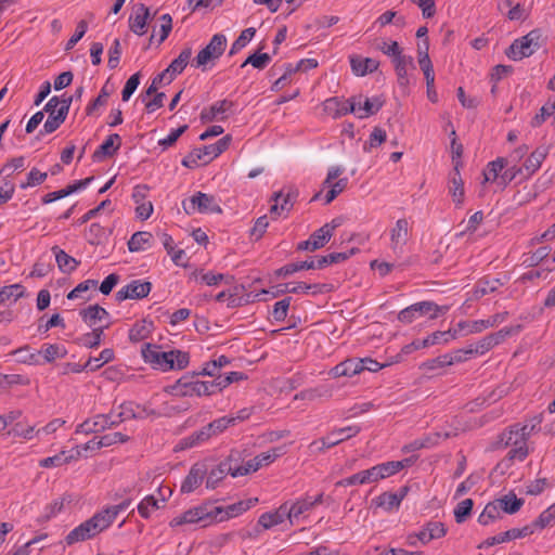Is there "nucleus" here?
<instances>
[{
    "label": "nucleus",
    "instance_id": "1",
    "mask_svg": "<svg viewBox=\"0 0 555 555\" xmlns=\"http://www.w3.org/2000/svg\"><path fill=\"white\" fill-rule=\"evenodd\" d=\"M134 405L135 404L133 401L124 402L120 405L121 411L116 415H114L113 413L96 415L94 420L96 422L98 427L100 428V431L104 430L105 428L116 427L127 420H143L149 416H159V413H157L153 409H143L145 415H143L142 413H134Z\"/></svg>",
    "mask_w": 555,
    "mask_h": 555
},
{
    "label": "nucleus",
    "instance_id": "2",
    "mask_svg": "<svg viewBox=\"0 0 555 555\" xmlns=\"http://www.w3.org/2000/svg\"><path fill=\"white\" fill-rule=\"evenodd\" d=\"M225 47V36L222 34L214 35L209 43L193 59L191 65L195 68H202L205 70L209 63L214 64V62L223 54Z\"/></svg>",
    "mask_w": 555,
    "mask_h": 555
},
{
    "label": "nucleus",
    "instance_id": "3",
    "mask_svg": "<svg viewBox=\"0 0 555 555\" xmlns=\"http://www.w3.org/2000/svg\"><path fill=\"white\" fill-rule=\"evenodd\" d=\"M344 256L328 254L326 256H320L317 260L310 259L295 263H287L275 271L278 278H287L295 272L300 270H312V269H324L325 267L338 263V260Z\"/></svg>",
    "mask_w": 555,
    "mask_h": 555
},
{
    "label": "nucleus",
    "instance_id": "4",
    "mask_svg": "<svg viewBox=\"0 0 555 555\" xmlns=\"http://www.w3.org/2000/svg\"><path fill=\"white\" fill-rule=\"evenodd\" d=\"M204 389V382L198 380L196 374L192 372L182 375L175 384L167 386L165 391L179 397H202Z\"/></svg>",
    "mask_w": 555,
    "mask_h": 555
},
{
    "label": "nucleus",
    "instance_id": "5",
    "mask_svg": "<svg viewBox=\"0 0 555 555\" xmlns=\"http://www.w3.org/2000/svg\"><path fill=\"white\" fill-rule=\"evenodd\" d=\"M448 306H438L433 301H421L411 305L398 313V320L402 323H412L416 317L429 314L430 319H436L438 313H446Z\"/></svg>",
    "mask_w": 555,
    "mask_h": 555
},
{
    "label": "nucleus",
    "instance_id": "6",
    "mask_svg": "<svg viewBox=\"0 0 555 555\" xmlns=\"http://www.w3.org/2000/svg\"><path fill=\"white\" fill-rule=\"evenodd\" d=\"M183 209L188 215H192L195 211L199 214H221L222 208L218 204L216 197L211 194L203 192H196L186 203H182Z\"/></svg>",
    "mask_w": 555,
    "mask_h": 555
},
{
    "label": "nucleus",
    "instance_id": "7",
    "mask_svg": "<svg viewBox=\"0 0 555 555\" xmlns=\"http://www.w3.org/2000/svg\"><path fill=\"white\" fill-rule=\"evenodd\" d=\"M542 420H543L542 414H539V415L531 417L522 426H519V424L512 426L508 431H504L500 435V440L498 441V446L500 448H506V447L511 446L512 438L514 436H517V437L521 438V440L527 441L533 431H537L540 429Z\"/></svg>",
    "mask_w": 555,
    "mask_h": 555
},
{
    "label": "nucleus",
    "instance_id": "8",
    "mask_svg": "<svg viewBox=\"0 0 555 555\" xmlns=\"http://www.w3.org/2000/svg\"><path fill=\"white\" fill-rule=\"evenodd\" d=\"M141 356L144 362L150 363L153 369L162 370L164 372L171 371L172 367V352L160 351L157 345L145 343L141 349Z\"/></svg>",
    "mask_w": 555,
    "mask_h": 555
},
{
    "label": "nucleus",
    "instance_id": "9",
    "mask_svg": "<svg viewBox=\"0 0 555 555\" xmlns=\"http://www.w3.org/2000/svg\"><path fill=\"white\" fill-rule=\"evenodd\" d=\"M209 520L208 524L214 521L212 508L210 503H204L199 506L190 508L182 513L180 516L175 517L170 521V527H178L186 524H197Z\"/></svg>",
    "mask_w": 555,
    "mask_h": 555
},
{
    "label": "nucleus",
    "instance_id": "10",
    "mask_svg": "<svg viewBox=\"0 0 555 555\" xmlns=\"http://www.w3.org/2000/svg\"><path fill=\"white\" fill-rule=\"evenodd\" d=\"M457 337V331L456 330H448V331H437L433 334L428 335L424 339H415L411 344H408L403 346L401 349V352L404 354H410L414 350H418L421 348H427L429 346L439 345V344H447L452 339H455Z\"/></svg>",
    "mask_w": 555,
    "mask_h": 555
},
{
    "label": "nucleus",
    "instance_id": "11",
    "mask_svg": "<svg viewBox=\"0 0 555 555\" xmlns=\"http://www.w3.org/2000/svg\"><path fill=\"white\" fill-rule=\"evenodd\" d=\"M258 503V498H249L247 500L238 501L225 507L223 506H211L214 521H225L230 518L236 517L244 512L251 508Z\"/></svg>",
    "mask_w": 555,
    "mask_h": 555
},
{
    "label": "nucleus",
    "instance_id": "12",
    "mask_svg": "<svg viewBox=\"0 0 555 555\" xmlns=\"http://www.w3.org/2000/svg\"><path fill=\"white\" fill-rule=\"evenodd\" d=\"M359 104L357 102V98L352 96L349 100L344 101L343 99L338 96H333L330 99H326L323 102V111L332 116L333 118H339L347 114H351L356 112V106Z\"/></svg>",
    "mask_w": 555,
    "mask_h": 555
},
{
    "label": "nucleus",
    "instance_id": "13",
    "mask_svg": "<svg viewBox=\"0 0 555 555\" xmlns=\"http://www.w3.org/2000/svg\"><path fill=\"white\" fill-rule=\"evenodd\" d=\"M151 289V282L133 280L115 294V299L119 302L126 299H143L150 294Z\"/></svg>",
    "mask_w": 555,
    "mask_h": 555
},
{
    "label": "nucleus",
    "instance_id": "14",
    "mask_svg": "<svg viewBox=\"0 0 555 555\" xmlns=\"http://www.w3.org/2000/svg\"><path fill=\"white\" fill-rule=\"evenodd\" d=\"M235 106L233 101L228 99L217 101L209 107L203 108L199 118L203 124L211 122L214 120H224L228 118V114H232V108Z\"/></svg>",
    "mask_w": 555,
    "mask_h": 555
},
{
    "label": "nucleus",
    "instance_id": "15",
    "mask_svg": "<svg viewBox=\"0 0 555 555\" xmlns=\"http://www.w3.org/2000/svg\"><path fill=\"white\" fill-rule=\"evenodd\" d=\"M154 16L155 14L152 15L145 4L139 3L133 13L129 16L130 30L138 36H143L146 33L149 23Z\"/></svg>",
    "mask_w": 555,
    "mask_h": 555
},
{
    "label": "nucleus",
    "instance_id": "16",
    "mask_svg": "<svg viewBox=\"0 0 555 555\" xmlns=\"http://www.w3.org/2000/svg\"><path fill=\"white\" fill-rule=\"evenodd\" d=\"M522 330V325L517 324L514 326H506L501 328L495 333H491L485 336L482 339L478 341L479 348L481 349V353L489 351L494 346L503 343L506 337L517 335Z\"/></svg>",
    "mask_w": 555,
    "mask_h": 555
},
{
    "label": "nucleus",
    "instance_id": "17",
    "mask_svg": "<svg viewBox=\"0 0 555 555\" xmlns=\"http://www.w3.org/2000/svg\"><path fill=\"white\" fill-rule=\"evenodd\" d=\"M208 473V466L204 462H197L192 465L189 474L184 478L181 485L182 493L193 492L204 480V477Z\"/></svg>",
    "mask_w": 555,
    "mask_h": 555
},
{
    "label": "nucleus",
    "instance_id": "18",
    "mask_svg": "<svg viewBox=\"0 0 555 555\" xmlns=\"http://www.w3.org/2000/svg\"><path fill=\"white\" fill-rule=\"evenodd\" d=\"M462 166L461 160H456L454 163L453 172L449 178V193L452 196L453 203L460 207L464 203L465 190H464V181L460 173V167Z\"/></svg>",
    "mask_w": 555,
    "mask_h": 555
},
{
    "label": "nucleus",
    "instance_id": "19",
    "mask_svg": "<svg viewBox=\"0 0 555 555\" xmlns=\"http://www.w3.org/2000/svg\"><path fill=\"white\" fill-rule=\"evenodd\" d=\"M211 146L204 145L202 147L193 149L183 159L182 165L186 168L193 169L199 165L209 164L216 156H212Z\"/></svg>",
    "mask_w": 555,
    "mask_h": 555
},
{
    "label": "nucleus",
    "instance_id": "20",
    "mask_svg": "<svg viewBox=\"0 0 555 555\" xmlns=\"http://www.w3.org/2000/svg\"><path fill=\"white\" fill-rule=\"evenodd\" d=\"M528 535H530V530L528 528H526V526L522 528H513L505 532H501L496 535L486 539L477 547L478 548L490 547V546L501 544L504 542H508V541H512L515 539L526 538Z\"/></svg>",
    "mask_w": 555,
    "mask_h": 555
},
{
    "label": "nucleus",
    "instance_id": "21",
    "mask_svg": "<svg viewBox=\"0 0 555 555\" xmlns=\"http://www.w3.org/2000/svg\"><path fill=\"white\" fill-rule=\"evenodd\" d=\"M360 431L359 426H348L344 428H339L337 430L332 431L326 437H323L320 442L322 446L319 448L320 451L325 449H330L339 444L340 442L356 436Z\"/></svg>",
    "mask_w": 555,
    "mask_h": 555
},
{
    "label": "nucleus",
    "instance_id": "22",
    "mask_svg": "<svg viewBox=\"0 0 555 555\" xmlns=\"http://www.w3.org/2000/svg\"><path fill=\"white\" fill-rule=\"evenodd\" d=\"M121 146V137L118 133L109 134L105 141L94 151L92 159L100 162L113 157Z\"/></svg>",
    "mask_w": 555,
    "mask_h": 555
},
{
    "label": "nucleus",
    "instance_id": "23",
    "mask_svg": "<svg viewBox=\"0 0 555 555\" xmlns=\"http://www.w3.org/2000/svg\"><path fill=\"white\" fill-rule=\"evenodd\" d=\"M350 67L352 73L356 76H365L367 74H371L375 70H377L379 66V62L371 59V57H363L358 54H352L349 56Z\"/></svg>",
    "mask_w": 555,
    "mask_h": 555
},
{
    "label": "nucleus",
    "instance_id": "24",
    "mask_svg": "<svg viewBox=\"0 0 555 555\" xmlns=\"http://www.w3.org/2000/svg\"><path fill=\"white\" fill-rule=\"evenodd\" d=\"M237 466H230L228 463H219V465L212 468L208 474L206 480V488L216 489L218 483L230 474L232 477H238L240 474H234Z\"/></svg>",
    "mask_w": 555,
    "mask_h": 555
},
{
    "label": "nucleus",
    "instance_id": "25",
    "mask_svg": "<svg viewBox=\"0 0 555 555\" xmlns=\"http://www.w3.org/2000/svg\"><path fill=\"white\" fill-rule=\"evenodd\" d=\"M191 56H192V48L191 47H185L181 52L180 54L178 55V57H176L170 64L169 66L165 69L166 73H168V83H170L176 75L178 74H181L184 68L186 67V65L189 64L190 60H191Z\"/></svg>",
    "mask_w": 555,
    "mask_h": 555
},
{
    "label": "nucleus",
    "instance_id": "26",
    "mask_svg": "<svg viewBox=\"0 0 555 555\" xmlns=\"http://www.w3.org/2000/svg\"><path fill=\"white\" fill-rule=\"evenodd\" d=\"M362 361L359 359H347L337 365H335L331 371L330 375L333 377H341V376H353L360 374L362 372L361 365Z\"/></svg>",
    "mask_w": 555,
    "mask_h": 555
},
{
    "label": "nucleus",
    "instance_id": "27",
    "mask_svg": "<svg viewBox=\"0 0 555 555\" xmlns=\"http://www.w3.org/2000/svg\"><path fill=\"white\" fill-rule=\"evenodd\" d=\"M507 281L506 278L500 279V278H489L485 276L480 279L474 291L475 298H481L482 296L487 295L488 293L495 292L500 286H503L505 282Z\"/></svg>",
    "mask_w": 555,
    "mask_h": 555
},
{
    "label": "nucleus",
    "instance_id": "28",
    "mask_svg": "<svg viewBox=\"0 0 555 555\" xmlns=\"http://www.w3.org/2000/svg\"><path fill=\"white\" fill-rule=\"evenodd\" d=\"M501 513L514 515L520 511L525 501L516 496L514 491H509L507 494L495 499Z\"/></svg>",
    "mask_w": 555,
    "mask_h": 555
},
{
    "label": "nucleus",
    "instance_id": "29",
    "mask_svg": "<svg viewBox=\"0 0 555 555\" xmlns=\"http://www.w3.org/2000/svg\"><path fill=\"white\" fill-rule=\"evenodd\" d=\"M285 517H287L286 504H283L275 512L263 513L257 522L262 530H267L282 524Z\"/></svg>",
    "mask_w": 555,
    "mask_h": 555
},
{
    "label": "nucleus",
    "instance_id": "30",
    "mask_svg": "<svg viewBox=\"0 0 555 555\" xmlns=\"http://www.w3.org/2000/svg\"><path fill=\"white\" fill-rule=\"evenodd\" d=\"M298 190L294 186H287V192H286V195L284 197V201L282 202V204H276V203H273V205L270 207V215L272 216L273 219H276L279 216L282 215V212L286 211H291V209L293 208L297 197H298Z\"/></svg>",
    "mask_w": 555,
    "mask_h": 555
},
{
    "label": "nucleus",
    "instance_id": "31",
    "mask_svg": "<svg viewBox=\"0 0 555 555\" xmlns=\"http://www.w3.org/2000/svg\"><path fill=\"white\" fill-rule=\"evenodd\" d=\"M93 524H90L88 520L81 522L78 527L73 529L65 538V541L68 545L74 543L86 541L88 539L93 538L95 532L93 531Z\"/></svg>",
    "mask_w": 555,
    "mask_h": 555
},
{
    "label": "nucleus",
    "instance_id": "32",
    "mask_svg": "<svg viewBox=\"0 0 555 555\" xmlns=\"http://www.w3.org/2000/svg\"><path fill=\"white\" fill-rule=\"evenodd\" d=\"M327 235L324 233V231L320 228L315 230L307 241H302L298 243L297 250H309V251H315L322 247L325 246V244L328 242Z\"/></svg>",
    "mask_w": 555,
    "mask_h": 555
},
{
    "label": "nucleus",
    "instance_id": "33",
    "mask_svg": "<svg viewBox=\"0 0 555 555\" xmlns=\"http://www.w3.org/2000/svg\"><path fill=\"white\" fill-rule=\"evenodd\" d=\"M51 250L55 255L57 267L63 273H72L80 263V261L76 260L74 257L66 254L59 246H53Z\"/></svg>",
    "mask_w": 555,
    "mask_h": 555
},
{
    "label": "nucleus",
    "instance_id": "34",
    "mask_svg": "<svg viewBox=\"0 0 555 555\" xmlns=\"http://www.w3.org/2000/svg\"><path fill=\"white\" fill-rule=\"evenodd\" d=\"M210 435L207 431L206 426L202 427L199 430L192 433L190 436L181 439L176 447V451L178 450H186L196 446H199L210 439Z\"/></svg>",
    "mask_w": 555,
    "mask_h": 555
},
{
    "label": "nucleus",
    "instance_id": "35",
    "mask_svg": "<svg viewBox=\"0 0 555 555\" xmlns=\"http://www.w3.org/2000/svg\"><path fill=\"white\" fill-rule=\"evenodd\" d=\"M518 41L521 42L520 48L526 49L527 51H532V54L542 47L545 41L543 37L542 30L540 28L532 29L527 35L518 38Z\"/></svg>",
    "mask_w": 555,
    "mask_h": 555
},
{
    "label": "nucleus",
    "instance_id": "36",
    "mask_svg": "<svg viewBox=\"0 0 555 555\" xmlns=\"http://www.w3.org/2000/svg\"><path fill=\"white\" fill-rule=\"evenodd\" d=\"M114 513L115 512L111 511L109 507H106L88 519L90 524H93L92 527L95 534L102 532L113 524L115 520Z\"/></svg>",
    "mask_w": 555,
    "mask_h": 555
},
{
    "label": "nucleus",
    "instance_id": "37",
    "mask_svg": "<svg viewBox=\"0 0 555 555\" xmlns=\"http://www.w3.org/2000/svg\"><path fill=\"white\" fill-rule=\"evenodd\" d=\"M154 328L152 321L142 320L132 325L129 330V340L131 343H139L150 336Z\"/></svg>",
    "mask_w": 555,
    "mask_h": 555
},
{
    "label": "nucleus",
    "instance_id": "38",
    "mask_svg": "<svg viewBox=\"0 0 555 555\" xmlns=\"http://www.w3.org/2000/svg\"><path fill=\"white\" fill-rule=\"evenodd\" d=\"M372 506L384 508L386 512L399 509L401 503L400 499L392 492H383L380 495L374 498L371 502Z\"/></svg>",
    "mask_w": 555,
    "mask_h": 555
},
{
    "label": "nucleus",
    "instance_id": "39",
    "mask_svg": "<svg viewBox=\"0 0 555 555\" xmlns=\"http://www.w3.org/2000/svg\"><path fill=\"white\" fill-rule=\"evenodd\" d=\"M506 165L507 160L504 157H498L495 160L490 162L483 170V183L490 181L498 183L501 172Z\"/></svg>",
    "mask_w": 555,
    "mask_h": 555
},
{
    "label": "nucleus",
    "instance_id": "40",
    "mask_svg": "<svg viewBox=\"0 0 555 555\" xmlns=\"http://www.w3.org/2000/svg\"><path fill=\"white\" fill-rule=\"evenodd\" d=\"M153 241V234L147 231H138L133 233L128 241V249L131 253L140 251L144 249V245L151 247Z\"/></svg>",
    "mask_w": 555,
    "mask_h": 555
},
{
    "label": "nucleus",
    "instance_id": "41",
    "mask_svg": "<svg viewBox=\"0 0 555 555\" xmlns=\"http://www.w3.org/2000/svg\"><path fill=\"white\" fill-rule=\"evenodd\" d=\"M503 516H502V513H501V509L500 507L498 506V502L496 500L494 499L493 501L489 502L483 511L481 512V514L478 516V522L482 526H488L490 525L491 522L498 520V519H501Z\"/></svg>",
    "mask_w": 555,
    "mask_h": 555
},
{
    "label": "nucleus",
    "instance_id": "42",
    "mask_svg": "<svg viewBox=\"0 0 555 555\" xmlns=\"http://www.w3.org/2000/svg\"><path fill=\"white\" fill-rule=\"evenodd\" d=\"M79 314L81 315L82 320L88 323L89 326H92L95 321H100L108 317L106 309L98 304L91 305L88 308L80 310Z\"/></svg>",
    "mask_w": 555,
    "mask_h": 555
},
{
    "label": "nucleus",
    "instance_id": "43",
    "mask_svg": "<svg viewBox=\"0 0 555 555\" xmlns=\"http://www.w3.org/2000/svg\"><path fill=\"white\" fill-rule=\"evenodd\" d=\"M507 312L496 313L487 320H476L472 321V324H469V333H480L485 328L493 327L499 323H502L505 321L507 317Z\"/></svg>",
    "mask_w": 555,
    "mask_h": 555
},
{
    "label": "nucleus",
    "instance_id": "44",
    "mask_svg": "<svg viewBox=\"0 0 555 555\" xmlns=\"http://www.w3.org/2000/svg\"><path fill=\"white\" fill-rule=\"evenodd\" d=\"M547 155V150L543 146L535 149L530 156L526 159L524 166L528 175L534 173L540 167L542 162Z\"/></svg>",
    "mask_w": 555,
    "mask_h": 555
},
{
    "label": "nucleus",
    "instance_id": "45",
    "mask_svg": "<svg viewBox=\"0 0 555 555\" xmlns=\"http://www.w3.org/2000/svg\"><path fill=\"white\" fill-rule=\"evenodd\" d=\"M109 324L101 327H95L92 330V332L83 334L80 338H78V344L87 348H98L101 344L104 330L107 328Z\"/></svg>",
    "mask_w": 555,
    "mask_h": 555
},
{
    "label": "nucleus",
    "instance_id": "46",
    "mask_svg": "<svg viewBox=\"0 0 555 555\" xmlns=\"http://www.w3.org/2000/svg\"><path fill=\"white\" fill-rule=\"evenodd\" d=\"M333 289V285L332 284H326V283H323V284H319V283H315V284H307L305 282H298L296 283L292 291L296 294H300V293H308L309 291H311V293L313 295H317V294H323V293H330L332 292Z\"/></svg>",
    "mask_w": 555,
    "mask_h": 555
},
{
    "label": "nucleus",
    "instance_id": "47",
    "mask_svg": "<svg viewBox=\"0 0 555 555\" xmlns=\"http://www.w3.org/2000/svg\"><path fill=\"white\" fill-rule=\"evenodd\" d=\"M69 108H66L64 106L56 107V114L55 117L51 118V121H46L43 125V130L40 131L41 133H52L59 127L65 121L67 115H68Z\"/></svg>",
    "mask_w": 555,
    "mask_h": 555
},
{
    "label": "nucleus",
    "instance_id": "48",
    "mask_svg": "<svg viewBox=\"0 0 555 555\" xmlns=\"http://www.w3.org/2000/svg\"><path fill=\"white\" fill-rule=\"evenodd\" d=\"M395 64V69L398 76V83L401 87H406L409 85L406 66L408 64H412L413 60L411 56H402L398 60H392Z\"/></svg>",
    "mask_w": 555,
    "mask_h": 555
},
{
    "label": "nucleus",
    "instance_id": "49",
    "mask_svg": "<svg viewBox=\"0 0 555 555\" xmlns=\"http://www.w3.org/2000/svg\"><path fill=\"white\" fill-rule=\"evenodd\" d=\"M553 522H555V519L547 507L545 511H543L539 517L532 521L529 525H526V528L530 530V535L534 533L535 530H543L547 526H551Z\"/></svg>",
    "mask_w": 555,
    "mask_h": 555
},
{
    "label": "nucleus",
    "instance_id": "50",
    "mask_svg": "<svg viewBox=\"0 0 555 555\" xmlns=\"http://www.w3.org/2000/svg\"><path fill=\"white\" fill-rule=\"evenodd\" d=\"M409 222L406 219H399L391 230V242L393 245L403 244L406 241Z\"/></svg>",
    "mask_w": 555,
    "mask_h": 555
},
{
    "label": "nucleus",
    "instance_id": "51",
    "mask_svg": "<svg viewBox=\"0 0 555 555\" xmlns=\"http://www.w3.org/2000/svg\"><path fill=\"white\" fill-rule=\"evenodd\" d=\"M474 507V501L472 499H465L461 501L454 508V518L457 524L465 522L472 514Z\"/></svg>",
    "mask_w": 555,
    "mask_h": 555
},
{
    "label": "nucleus",
    "instance_id": "52",
    "mask_svg": "<svg viewBox=\"0 0 555 555\" xmlns=\"http://www.w3.org/2000/svg\"><path fill=\"white\" fill-rule=\"evenodd\" d=\"M256 29L254 27H249L244 29L241 35L236 38V40L232 43L229 55L232 56L236 54L240 50H242L255 36Z\"/></svg>",
    "mask_w": 555,
    "mask_h": 555
},
{
    "label": "nucleus",
    "instance_id": "53",
    "mask_svg": "<svg viewBox=\"0 0 555 555\" xmlns=\"http://www.w3.org/2000/svg\"><path fill=\"white\" fill-rule=\"evenodd\" d=\"M515 448L511 449L507 453V457L509 460L517 459L519 461H524L528 455V448L526 446V441L521 440V438L514 436L512 438V443Z\"/></svg>",
    "mask_w": 555,
    "mask_h": 555
},
{
    "label": "nucleus",
    "instance_id": "54",
    "mask_svg": "<svg viewBox=\"0 0 555 555\" xmlns=\"http://www.w3.org/2000/svg\"><path fill=\"white\" fill-rule=\"evenodd\" d=\"M270 61H271L270 54L256 52V53L250 54L244 61V63L241 65V67L243 68L246 65L250 64L253 67L261 70L268 66Z\"/></svg>",
    "mask_w": 555,
    "mask_h": 555
},
{
    "label": "nucleus",
    "instance_id": "55",
    "mask_svg": "<svg viewBox=\"0 0 555 555\" xmlns=\"http://www.w3.org/2000/svg\"><path fill=\"white\" fill-rule=\"evenodd\" d=\"M235 424V418H229V416H223L212 421L211 423L206 425L207 431L210 437L221 434L229 426Z\"/></svg>",
    "mask_w": 555,
    "mask_h": 555
},
{
    "label": "nucleus",
    "instance_id": "56",
    "mask_svg": "<svg viewBox=\"0 0 555 555\" xmlns=\"http://www.w3.org/2000/svg\"><path fill=\"white\" fill-rule=\"evenodd\" d=\"M312 505L310 503V496L298 500L297 502L292 504L289 508L286 506L287 518H298L301 514H304L307 511H310Z\"/></svg>",
    "mask_w": 555,
    "mask_h": 555
},
{
    "label": "nucleus",
    "instance_id": "57",
    "mask_svg": "<svg viewBox=\"0 0 555 555\" xmlns=\"http://www.w3.org/2000/svg\"><path fill=\"white\" fill-rule=\"evenodd\" d=\"M40 352L47 362H53L56 358H63L67 353L66 349L57 344H47Z\"/></svg>",
    "mask_w": 555,
    "mask_h": 555
},
{
    "label": "nucleus",
    "instance_id": "58",
    "mask_svg": "<svg viewBox=\"0 0 555 555\" xmlns=\"http://www.w3.org/2000/svg\"><path fill=\"white\" fill-rule=\"evenodd\" d=\"M263 453H260L259 455L255 456L254 459L247 461L244 466H237V468L234 470V474H240V476L248 475L251 472H257L260 467H262L264 464V460H262Z\"/></svg>",
    "mask_w": 555,
    "mask_h": 555
},
{
    "label": "nucleus",
    "instance_id": "59",
    "mask_svg": "<svg viewBox=\"0 0 555 555\" xmlns=\"http://www.w3.org/2000/svg\"><path fill=\"white\" fill-rule=\"evenodd\" d=\"M111 95V91L107 90L106 85L101 89L100 94L91 101L87 107H86V114L88 116H91L94 114V112L101 107L107 104L108 98Z\"/></svg>",
    "mask_w": 555,
    "mask_h": 555
},
{
    "label": "nucleus",
    "instance_id": "60",
    "mask_svg": "<svg viewBox=\"0 0 555 555\" xmlns=\"http://www.w3.org/2000/svg\"><path fill=\"white\" fill-rule=\"evenodd\" d=\"M555 115V101L551 102L547 101L541 108L540 113H538L532 119H531V126L532 127H540L547 117Z\"/></svg>",
    "mask_w": 555,
    "mask_h": 555
},
{
    "label": "nucleus",
    "instance_id": "61",
    "mask_svg": "<svg viewBox=\"0 0 555 555\" xmlns=\"http://www.w3.org/2000/svg\"><path fill=\"white\" fill-rule=\"evenodd\" d=\"M160 507L158 500L154 495H147L138 505V512L141 517L147 519L150 518L151 509H158Z\"/></svg>",
    "mask_w": 555,
    "mask_h": 555
},
{
    "label": "nucleus",
    "instance_id": "62",
    "mask_svg": "<svg viewBox=\"0 0 555 555\" xmlns=\"http://www.w3.org/2000/svg\"><path fill=\"white\" fill-rule=\"evenodd\" d=\"M521 42L518 39H515L512 44L505 50V54L508 59L513 61H520L524 57H529L532 55V51H527L526 49L520 48Z\"/></svg>",
    "mask_w": 555,
    "mask_h": 555
},
{
    "label": "nucleus",
    "instance_id": "63",
    "mask_svg": "<svg viewBox=\"0 0 555 555\" xmlns=\"http://www.w3.org/2000/svg\"><path fill=\"white\" fill-rule=\"evenodd\" d=\"M450 365L451 364L449 362V356L446 353V354H442L437 358L429 359V360L423 362L420 365V369L425 372H430V371H435L437 369H443V367L450 366Z\"/></svg>",
    "mask_w": 555,
    "mask_h": 555
},
{
    "label": "nucleus",
    "instance_id": "64",
    "mask_svg": "<svg viewBox=\"0 0 555 555\" xmlns=\"http://www.w3.org/2000/svg\"><path fill=\"white\" fill-rule=\"evenodd\" d=\"M140 80H141V73L140 72L131 75L128 78V80L126 81V83H125V86L122 88V91H121V99H122L124 102L129 101L131 95L134 93V91L139 87Z\"/></svg>",
    "mask_w": 555,
    "mask_h": 555
}]
</instances>
